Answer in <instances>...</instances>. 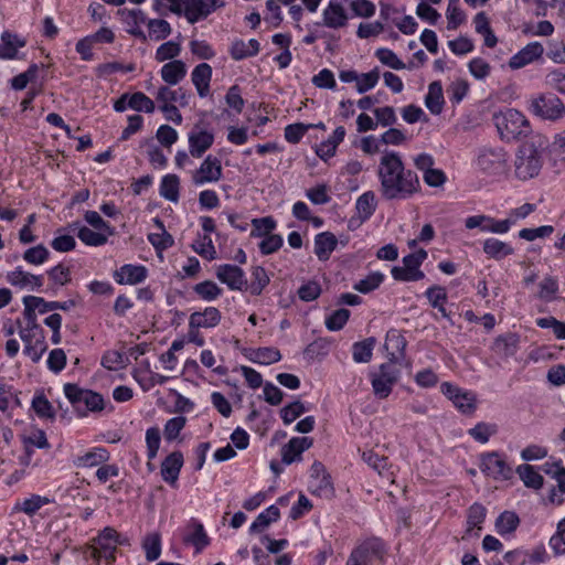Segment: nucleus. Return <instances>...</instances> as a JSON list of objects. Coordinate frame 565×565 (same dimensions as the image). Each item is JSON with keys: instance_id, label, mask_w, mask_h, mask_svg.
Listing matches in <instances>:
<instances>
[{"instance_id": "f257e3e1", "label": "nucleus", "mask_w": 565, "mask_h": 565, "mask_svg": "<svg viewBox=\"0 0 565 565\" xmlns=\"http://www.w3.org/2000/svg\"><path fill=\"white\" fill-rule=\"evenodd\" d=\"M377 175L381 195L387 201L407 200L420 191L417 173L405 168L396 151L384 152L380 159Z\"/></svg>"}, {"instance_id": "f03ea898", "label": "nucleus", "mask_w": 565, "mask_h": 565, "mask_svg": "<svg viewBox=\"0 0 565 565\" xmlns=\"http://www.w3.org/2000/svg\"><path fill=\"white\" fill-rule=\"evenodd\" d=\"M492 121L498 130L500 139L505 142L518 141L526 138L532 132L529 119L518 109L505 108L492 116Z\"/></svg>"}, {"instance_id": "7ed1b4c3", "label": "nucleus", "mask_w": 565, "mask_h": 565, "mask_svg": "<svg viewBox=\"0 0 565 565\" xmlns=\"http://www.w3.org/2000/svg\"><path fill=\"white\" fill-rule=\"evenodd\" d=\"M387 547L380 537L372 536L360 542L349 555L345 565H383Z\"/></svg>"}, {"instance_id": "20e7f679", "label": "nucleus", "mask_w": 565, "mask_h": 565, "mask_svg": "<svg viewBox=\"0 0 565 565\" xmlns=\"http://www.w3.org/2000/svg\"><path fill=\"white\" fill-rule=\"evenodd\" d=\"M543 164L542 152L534 143H523L515 154V175L522 181L539 175Z\"/></svg>"}, {"instance_id": "39448f33", "label": "nucleus", "mask_w": 565, "mask_h": 565, "mask_svg": "<svg viewBox=\"0 0 565 565\" xmlns=\"http://www.w3.org/2000/svg\"><path fill=\"white\" fill-rule=\"evenodd\" d=\"M64 394L81 416L104 409V398L99 393L81 388L77 384L66 383Z\"/></svg>"}, {"instance_id": "423d86ee", "label": "nucleus", "mask_w": 565, "mask_h": 565, "mask_svg": "<svg viewBox=\"0 0 565 565\" xmlns=\"http://www.w3.org/2000/svg\"><path fill=\"white\" fill-rule=\"evenodd\" d=\"M396 362L397 358L392 352L390 360L380 365L379 372L371 374L373 392L381 399L388 397L401 376V370L396 366Z\"/></svg>"}, {"instance_id": "0eeeda50", "label": "nucleus", "mask_w": 565, "mask_h": 565, "mask_svg": "<svg viewBox=\"0 0 565 565\" xmlns=\"http://www.w3.org/2000/svg\"><path fill=\"white\" fill-rule=\"evenodd\" d=\"M475 167L487 177L501 175L508 169L507 152L501 147L483 148L479 151Z\"/></svg>"}, {"instance_id": "6e6552de", "label": "nucleus", "mask_w": 565, "mask_h": 565, "mask_svg": "<svg viewBox=\"0 0 565 565\" xmlns=\"http://www.w3.org/2000/svg\"><path fill=\"white\" fill-rule=\"evenodd\" d=\"M530 110L537 117L556 121L565 115V105L555 94H542L532 99Z\"/></svg>"}, {"instance_id": "1a4fd4ad", "label": "nucleus", "mask_w": 565, "mask_h": 565, "mask_svg": "<svg viewBox=\"0 0 565 565\" xmlns=\"http://www.w3.org/2000/svg\"><path fill=\"white\" fill-rule=\"evenodd\" d=\"M479 468L482 473L494 480L507 481L513 477L512 467L507 462L504 456L498 451L482 454Z\"/></svg>"}, {"instance_id": "9d476101", "label": "nucleus", "mask_w": 565, "mask_h": 565, "mask_svg": "<svg viewBox=\"0 0 565 565\" xmlns=\"http://www.w3.org/2000/svg\"><path fill=\"white\" fill-rule=\"evenodd\" d=\"M440 388L443 394L447 396L452 402L454 406L462 414H471L477 408L475 393L463 391L449 382H444Z\"/></svg>"}, {"instance_id": "9b49d317", "label": "nucleus", "mask_w": 565, "mask_h": 565, "mask_svg": "<svg viewBox=\"0 0 565 565\" xmlns=\"http://www.w3.org/2000/svg\"><path fill=\"white\" fill-rule=\"evenodd\" d=\"M118 537V532L111 527H104L97 537L94 540L95 546L93 550V556L97 559L104 558L108 563L115 561V553L117 551L116 547V539Z\"/></svg>"}, {"instance_id": "f8f14e48", "label": "nucleus", "mask_w": 565, "mask_h": 565, "mask_svg": "<svg viewBox=\"0 0 565 565\" xmlns=\"http://www.w3.org/2000/svg\"><path fill=\"white\" fill-rule=\"evenodd\" d=\"M223 169L221 160L217 157L209 154L201 163L200 168L193 173L192 182L194 185H203L221 180Z\"/></svg>"}, {"instance_id": "ddd939ff", "label": "nucleus", "mask_w": 565, "mask_h": 565, "mask_svg": "<svg viewBox=\"0 0 565 565\" xmlns=\"http://www.w3.org/2000/svg\"><path fill=\"white\" fill-rule=\"evenodd\" d=\"M349 0H330L322 13V25L330 29H340L347 25L348 14L343 4ZM321 25V23H317Z\"/></svg>"}, {"instance_id": "4468645a", "label": "nucleus", "mask_w": 565, "mask_h": 565, "mask_svg": "<svg viewBox=\"0 0 565 565\" xmlns=\"http://www.w3.org/2000/svg\"><path fill=\"white\" fill-rule=\"evenodd\" d=\"M216 277L231 290H242L247 285L244 270L236 265L222 264L217 266Z\"/></svg>"}, {"instance_id": "2eb2a0df", "label": "nucleus", "mask_w": 565, "mask_h": 565, "mask_svg": "<svg viewBox=\"0 0 565 565\" xmlns=\"http://www.w3.org/2000/svg\"><path fill=\"white\" fill-rule=\"evenodd\" d=\"M544 53L543 45L535 41L530 42L526 44L523 49H521L518 53L512 55L509 60V66L512 70H519L522 68L534 61H537L542 57Z\"/></svg>"}, {"instance_id": "dca6fc26", "label": "nucleus", "mask_w": 565, "mask_h": 565, "mask_svg": "<svg viewBox=\"0 0 565 565\" xmlns=\"http://www.w3.org/2000/svg\"><path fill=\"white\" fill-rule=\"evenodd\" d=\"M26 45V39L18 33L6 30L0 36V60L20 58L19 49Z\"/></svg>"}, {"instance_id": "f3484780", "label": "nucleus", "mask_w": 565, "mask_h": 565, "mask_svg": "<svg viewBox=\"0 0 565 565\" xmlns=\"http://www.w3.org/2000/svg\"><path fill=\"white\" fill-rule=\"evenodd\" d=\"M148 276V270L143 265L125 264L114 271V279L118 285H137L142 282Z\"/></svg>"}, {"instance_id": "a211bd4d", "label": "nucleus", "mask_w": 565, "mask_h": 565, "mask_svg": "<svg viewBox=\"0 0 565 565\" xmlns=\"http://www.w3.org/2000/svg\"><path fill=\"white\" fill-rule=\"evenodd\" d=\"M313 444L309 437H292L281 448V460L285 465H291L301 459V454L308 450Z\"/></svg>"}, {"instance_id": "6ab92c4d", "label": "nucleus", "mask_w": 565, "mask_h": 565, "mask_svg": "<svg viewBox=\"0 0 565 565\" xmlns=\"http://www.w3.org/2000/svg\"><path fill=\"white\" fill-rule=\"evenodd\" d=\"M183 462V455L179 450L171 452L163 459L160 473L162 479L171 487L177 486Z\"/></svg>"}, {"instance_id": "aec40b11", "label": "nucleus", "mask_w": 565, "mask_h": 565, "mask_svg": "<svg viewBox=\"0 0 565 565\" xmlns=\"http://www.w3.org/2000/svg\"><path fill=\"white\" fill-rule=\"evenodd\" d=\"M222 313L216 307H206L202 311H194L190 315L189 327L193 329H211L220 324Z\"/></svg>"}, {"instance_id": "412c9836", "label": "nucleus", "mask_w": 565, "mask_h": 565, "mask_svg": "<svg viewBox=\"0 0 565 565\" xmlns=\"http://www.w3.org/2000/svg\"><path fill=\"white\" fill-rule=\"evenodd\" d=\"M6 279L10 285L17 286L21 289L31 287V289L40 291L43 287L42 275H33L24 271L20 266L14 270L7 273Z\"/></svg>"}, {"instance_id": "4be33fe9", "label": "nucleus", "mask_w": 565, "mask_h": 565, "mask_svg": "<svg viewBox=\"0 0 565 565\" xmlns=\"http://www.w3.org/2000/svg\"><path fill=\"white\" fill-rule=\"evenodd\" d=\"M110 459V452L105 447H93L83 455L74 457L73 465L76 468H93L106 463Z\"/></svg>"}, {"instance_id": "5701e85b", "label": "nucleus", "mask_w": 565, "mask_h": 565, "mask_svg": "<svg viewBox=\"0 0 565 565\" xmlns=\"http://www.w3.org/2000/svg\"><path fill=\"white\" fill-rule=\"evenodd\" d=\"M242 353L248 361L263 365H270L281 360L280 351L273 347L244 348Z\"/></svg>"}, {"instance_id": "b1692460", "label": "nucleus", "mask_w": 565, "mask_h": 565, "mask_svg": "<svg viewBox=\"0 0 565 565\" xmlns=\"http://www.w3.org/2000/svg\"><path fill=\"white\" fill-rule=\"evenodd\" d=\"M214 142V134L209 130L189 132V151L194 158H201Z\"/></svg>"}, {"instance_id": "393cba45", "label": "nucleus", "mask_w": 565, "mask_h": 565, "mask_svg": "<svg viewBox=\"0 0 565 565\" xmlns=\"http://www.w3.org/2000/svg\"><path fill=\"white\" fill-rule=\"evenodd\" d=\"M482 252L488 258L499 262L513 255L514 248L510 243L500 241L495 237H489L482 243Z\"/></svg>"}, {"instance_id": "a878e982", "label": "nucleus", "mask_w": 565, "mask_h": 565, "mask_svg": "<svg viewBox=\"0 0 565 565\" xmlns=\"http://www.w3.org/2000/svg\"><path fill=\"white\" fill-rule=\"evenodd\" d=\"M212 73L213 70L207 63H200L191 73L192 83L196 88L198 95L202 98L210 94Z\"/></svg>"}, {"instance_id": "bb28decb", "label": "nucleus", "mask_w": 565, "mask_h": 565, "mask_svg": "<svg viewBox=\"0 0 565 565\" xmlns=\"http://www.w3.org/2000/svg\"><path fill=\"white\" fill-rule=\"evenodd\" d=\"M338 246V239L331 232H321L315 236V254L321 262H327Z\"/></svg>"}, {"instance_id": "cd10ccee", "label": "nucleus", "mask_w": 565, "mask_h": 565, "mask_svg": "<svg viewBox=\"0 0 565 565\" xmlns=\"http://www.w3.org/2000/svg\"><path fill=\"white\" fill-rule=\"evenodd\" d=\"M487 516V509L483 504L475 502L467 510V529L466 535L479 536V531L482 530V524Z\"/></svg>"}, {"instance_id": "c85d7f7f", "label": "nucleus", "mask_w": 565, "mask_h": 565, "mask_svg": "<svg viewBox=\"0 0 565 565\" xmlns=\"http://www.w3.org/2000/svg\"><path fill=\"white\" fill-rule=\"evenodd\" d=\"M260 50V44L256 39H250L247 43L241 39H235L230 47V55L234 61H242L256 56Z\"/></svg>"}, {"instance_id": "c756f323", "label": "nucleus", "mask_w": 565, "mask_h": 565, "mask_svg": "<svg viewBox=\"0 0 565 565\" xmlns=\"http://www.w3.org/2000/svg\"><path fill=\"white\" fill-rule=\"evenodd\" d=\"M520 337L516 333L499 335L493 343V351L501 358L509 359L519 350Z\"/></svg>"}, {"instance_id": "7c9ffc66", "label": "nucleus", "mask_w": 565, "mask_h": 565, "mask_svg": "<svg viewBox=\"0 0 565 565\" xmlns=\"http://www.w3.org/2000/svg\"><path fill=\"white\" fill-rule=\"evenodd\" d=\"M71 228L73 230H77V237L79 238L81 242H83L85 245L87 246H94V247H98V246H103L107 243V237L109 235H106L104 232H100V231H93L90 230L89 227L87 226H84V225H81V223L77 221V222H73L71 225H70Z\"/></svg>"}, {"instance_id": "2f4dec72", "label": "nucleus", "mask_w": 565, "mask_h": 565, "mask_svg": "<svg viewBox=\"0 0 565 565\" xmlns=\"http://www.w3.org/2000/svg\"><path fill=\"white\" fill-rule=\"evenodd\" d=\"M189 23L194 24L210 15L207 2L205 0H185L181 10Z\"/></svg>"}, {"instance_id": "473e14b6", "label": "nucleus", "mask_w": 565, "mask_h": 565, "mask_svg": "<svg viewBox=\"0 0 565 565\" xmlns=\"http://www.w3.org/2000/svg\"><path fill=\"white\" fill-rule=\"evenodd\" d=\"M34 300V296L28 295L22 298L24 306L23 319L25 320V327L23 329L33 330V334H43V328L38 323L36 311L39 312V306Z\"/></svg>"}, {"instance_id": "72a5a7b5", "label": "nucleus", "mask_w": 565, "mask_h": 565, "mask_svg": "<svg viewBox=\"0 0 565 565\" xmlns=\"http://www.w3.org/2000/svg\"><path fill=\"white\" fill-rule=\"evenodd\" d=\"M161 77L168 85H177L186 75V65L181 60H173L161 67Z\"/></svg>"}, {"instance_id": "f704fd0d", "label": "nucleus", "mask_w": 565, "mask_h": 565, "mask_svg": "<svg viewBox=\"0 0 565 565\" xmlns=\"http://www.w3.org/2000/svg\"><path fill=\"white\" fill-rule=\"evenodd\" d=\"M473 24L476 32L483 36L484 45L490 49L494 47L498 43V38L491 29L489 18L483 11L475 15Z\"/></svg>"}, {"instance_id": "c9c22d12", "label": "nucleus", "mask_w": 565, "mask_h": 565, "mask_svg": "<svg viewBox=\"0 0 565 565\" xmlns=\"http://www.w3.org/2000/svg\"><path fill=\"white\" fill-rule=\"evenodd\" d=\"M156 99L162 103V105H173L172 103H179L180 106L184 107L189 104V95L182 87L173 90L168 86H161L157 92Z\"/></svg>"}, {"instance_id": "e433bc0d", "label": "nucleus", "mask_w": 565, "mask_h": 565, "mask_svg": "<svg viewBox=\"0 0 565 565\" xmlns=\"http://www.w3.org/2000/svg\"><path fill=\"white\" fill-rule=\"evenodd\" d=\"M160 195L173 203H177L180 198V178L177 174H166L160 182Z\"/></svg>"}, {"instance_id": "4c0bfd02", "label": "nucleus", "mask_w": 565, "mask_h": 565, "mask_svg": "<svg viewBox=\"0 0 565 565\" xmlns=\"http://www.w3.org/2000/svg\"><path fill=\"white\" fill-rule=\"evenodd\" d=\"M443 86L440 82H433L428 86V94L425 97V105L434 115H439L444 105Z\"/></svg>"}, {"instance_id": "58836bf2", "label": "nucleus", "mask_w": 565, "mask_h": 565, "mask_svg": "<svg viewBox=\"0 0 565 565\" xmlns=\"http://www.w3.org/2000/svg\"><path fill=\"white\" fill-rule=\"evenodd\" d=\"M121 17V21L128 26L127 32L141 41L147 40V35L138 25L136 15H140V9H119L117 12Z\"/></svg>"}, {"instance_id": "ea45409f", "label": "nucleus", "mask_w": 565, "mask_h": 565, "mask_svg": "<svg viewBox=\"0 0 565 565\" xmlns=\"http://www.w3.org/2000/svg\"><path fill=\"white\" fill-rule=\"evenodd\" d=\"M280 518V511L271 504L263 512H260L249 526L250 533H258L266 529L270 523L278 521Z\"/></svg>"}, {"instance_id": "a19ab883", "label": "nucleus", "mask_w": 565, "mask_h": 565, "mask_svg": "<svg viewBox=\"0 0 565 565\" xmlns=\"http://www.w3.org/2000/svg\"><path fill=\"white\" fill-rule=\"evenodd\" d=\"M191 526L193 527V531L188 534L183 541L185 544L193 545L195 553H201L210 544V537L207 536L202 523L193 521Z\"/></svg>"}, {"instance_id": "79ce46f5", "label": "nucleus", "mask_w": 565, "mask_h": 565, "mask_svg": "<svg viewBox=\"0 0 565 565\" xmlns=\"http://www.w3.org/2000/svg\"><path fill=\"white\" fill-rule=\"evenodd\" d=\"M515 472L526 488L539 490L544 484V478L529 463L518 466Z\"/></svg>"}, {"instance_id": "37998d69", "label": "nucleus", "mask_w": 565, "mask_h": 565, "mask_svg": "<svg viewBox=\"0 0 565 565\" xmlns=\"http://www.w3.org/2000/svg\"><path fill=\"white\" fill-rule=\"evenodd\" d=\"M520 524V519L515 512L504 511L495 520V531L501 536L513 533Z\"/></svg>"}, {"instance_id": "c03bdc74", "label": "nucleus", "mask_w": 565, "mask_h": 565, "mask_svg": "<svg viewBox=\"0 0 565 565\" xmlns=\"http://www.w3.org/2000/svg\"><path fill=\"white\" fill-rule=\"evenodd\" d=\"M375 56L380 60V62L393 70L399 71L404 68L412 70L415 67V64L411 62L408 65H406L402 60L398 58V56L390 49L381 47L377 49L375 52Z\"/></svg>"}, {"instance_id": "a18cd8bd", "label": "nucleus", "mask_w": 565, "mask_h": 565, "mask_svg": "<svg viewBox=\"0 0 565 565\" xmlns=\"http://www.w3.org/2000/svg\"><path fill=\"white\" fill-rule=\"evenodd\" d=\"M309 489L313 495L320 498L331 499L334 497V487L330 473L320 477L318 480H310Z\"/></svg>"}, {"instance_id": "49530a36", "label": "nucleus", "mask_w": 565, "mask_h": 565, "mask_svg": "<svg viewBox=\"0 0 565 565\" xmlns=\"http://www.w3.org/2000/svg\"><path fill=\"white\" fill-rule=\"evenodd\" d=\"M375 344L374 338H367L355 342L352 345V356L356 363H367L372 359V352Z\"/></svg>"}, {"instance_id": "de8ad7c7", "label": "nucleus", "mask_w": 565, "mask_h": 565, "mask_svg": "<svg viewBox=\"0 0 565 565\" xmlns=\"http://www.w3.org/2000/svg\"><path fill=\"white\" fill-rule=\"evenodd\" d=\"M31 406L38 417L43 419L55 418L54 407L43 393L33 396Z\"/></svg>"}, {"instance_id": "09e8293b", "label": "nucleus", "mask_w": 565, "mask_h": 565, "mask_svg": "<svg viewBox=\"0 0 565 565\" xmlns=\"http://www.w3.org/2000/svg\"><path fill=\"white\" fill-rule=\"evenodd\" d=\"M391 275L396 281H418L426 277L425 273L418 268L394 266L391 269Z\"/></svg>"}, {"instance_id": "8fccbe9b", "label": "nucleus", "mask_w": 565, "mask_h": 565, "mask_svg": "<svg viewBox=\"0 0 565 565\" xmlns=\"http://www.w3.org/2000/svg\"><path fill=\"white\" fill-rule=\"evenodd\" d=\"M149 38L154 41L167 39L171 32L170 23L164 19H150L147 21Z\"/></svg>"}, {"instance_id": "3c124183", "label": "nucleus", "mask_w": 565, "mask_h": 565, "mask_svg": "<svg viewBox=\"0 0 565 565\" xmlns=\"http://www.w3.org/2000/svg\"><path fill=\"white\" fill-rule=\"evenodd\" d=\"M39 306V313L44 315L54 310L68 311L76 306L75 300L68 299L65 301H47L42 297L34 296V300Z\"/></svg>"}, {"instance_id": "603ef678", "label": "nucleus", "mask_w": 565, "mask_h": 565, "mask_svg": "<svg viewBox=\"0 0 565 565\" xmlns=\"http://www.w3.org/2000/svg\"><path fill=\"white\" fill-rule=\"evenodd\" d=\"M193 291L199 296V298L205 301H213L223 292L222 288L212 280H204L196 284L193 287Z\"/></svg>"}, {"instance_id": "864d4df0", "label": "nucleus", "mask_w": 565, "mask_h": 565, "mask_svg": "<svg viewBox=\"0 0 565 565\" xmlns=\"http://www.w3.org/2000/svg\"><path fill=\"white\" fill-rule=\"evenodd\" d=\"M557 484L552 487L548 493V501L562 505L565 501V468L562 467L553 478Z\"/></svg>"}, {"instance_id": "5fc2aeb1", "label": "nucleus", "mask_w": 565, "mask_h": 565, "mask_svg": "<svg viewBox=\"0 0 565 565\" xmlns=\"http://www.w3.org/2000/svg\"><path fill=\"white\" fill-rule=\"evenodd\" d=\"M128 106L136 111H143L146 114H152L156 109L153 100L142 92L131 94L128 99Z\"/></svg>"}, {"instance_id": "6e6d98bb", "label": "nucleus", "mask_w": 565, "mask_h": 565, "mask_svg": "<svg viewBox=\"0 0 565 565\" xmlns=\"http://www.w3.org/2000/svg\"><path fill=\"white\" fill-rule=\"evenodd\" d=\"M385 276L380 271L369 274L353 285V288L361 294H369L377 289L384 281Z\"/></svg>"}, {"instance_id": "4d7b16f0", "label": "nucleus", "mask_w": 565, "mask_h": 565, "mask_svg": "<svg viewBox=\"0 0 565 565\" xmlns=\"http://www.w3.org/2000/svg\"><path fill=\"white\" fill-rule=\"evenodd\" d=\"M252 237H265L276 228L277 222L273 216L258 217L252 220Z\"/></svg>"}, {"instance_id": "13d9d810", "label": "nucleus", "mask_w": 565, "mask_h": 565, "mask_svg": "<svg viewBox=\"0 0 565 565\" xmlns=\"http://www.w3.org/2000/svg\"><path fill=\"white\" fill-rule=\"evenodd\" d=\"M142 548L148 562H153L160 557L161 554V537L158 533L147 535L142 542Z\"/></svg>"}, {"instance_id": "bf43d9fd", "label": "nucleus", "mask_w": 565, "mask_h": 565, "mask_svg": "<svg viewBox=\"0 0 565 565\" xmlns=\"http://www.w3.org/2000/svg\"><path fill=\"white\" fill-rule=\"evenodd\" d=\"M498 428L495 424H489L484 422H480L475 425V427L468 430V434L478 443L486 444L489 441L490 437L497 434Z\"/></svg>"}, {"instance_id": "052dcab7", "label": "nucleus", "mask_w": 565, "mask_h": 565, "mask_svg": "<svg viewBox=\"0 0 565 565\" xmlns=\"http://www.w3.org/2000/svg\"><path fill=\"white\" fill-rule=\"evenodd\" d=\"M376 209L375 194L373 191H366L356 200V210L363 220L370 218Z\"/></svg>"}, {"instance_id": "680f3d73", "label": "nucleus", "mask_w": 565, "mask_h": 565, "mask_svg": "<svg viewBox=\"0 0 565 565\" xmlns=\"http://www.w3.org/2000/svg\"><path fill=\"white\" fill-rule=\"evenodd\" d=\"M22 257L28 264L38 266L44 264L49 259L50 250L43 244H39L24 250Z\"/></svg>"}, {"instance_id": "e2e57ef3", "label": "nucleus", "mask_w": 565, "mask_h": 565, "mask_svg": "<svg viewBox=\"0 0 565 565\" xmlns=\"http://www.w3.org/2000/svg\"><path fill=\"white\" fill-rule=\"evenodd\" d=\"M269 284L267 271L262 266H256L252 271L250 294L259 296L264 288Z\"/></svg>"}, {"instance_id": "0e129e2a", "label": "nucleus", "mask_w": 565, "mask_h": 565, "mask_svg": "<svg viewBox=\"0 0 565 565\" xmlns=\"http://www.w3.org/2000/svg\"><path fill=\"white\" fill-rule=\"evenodd\" d=\"M307 411L308 408L303 403L300 401H294L280 409V417L285 425H289Z\"/></svg>"}, {"instance_id": "69168bd1", "label": "nucleus", "mask_w": 565, "mask_h": 565, "mask_svg": "<svg viewBox=\"0 0 565 565\" xmlns=\"http://www.w3.org/2000/svg\"><path fill=\"white\" fill-rule=\"evenodd\" d=\"M47 503H50V500L46 497H41L39 494H32L30 498H26L21 503H19L17 509L24 512L25 514L32 516L43 505H45Z\"/></svg>"}, {"instance_id": "338daca9", "label": "nucleus", "mask_w": 565, "mask_h": 565, "mask_svg": "<svg viewBox=\"0 0 565 565\" xmlns=\"http://www.w3.org/2000/svg\"><path fill=\"white\" fill-rule=\"evenodd\" d=\"M127 363L128 359L116 350L106 351L102 356V365L107 370L122 369Z\"/></svg>"}, {"instance_id": "774afa93", "label": "nucleus", "mask_w": 565, "mask_h": 565, "mask_svg": "<svg viewBox=\"0 0 565 565\" xmlns=\"http://www.w3.org/2000/svg\"><path fill=\"white\" fill-rule=\"evenodd\" d=\"M548 544L554 555H565V519L558 522L556 532L551 536Z\"/></svg>"}]
</instances>
